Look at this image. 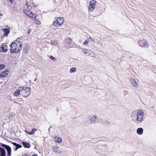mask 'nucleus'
<instances>
[{
    "label": "nucleus",
    "instance_id": "obj_1",
    "mask_svg": "<svg viewBox=\"0 0 156 156\" xmlns=\"http://www.w3.org/2000/svg\"><path fill=\"white\" fill-rule=\"evenodd\" d=\"M23 46V42L21 38H18L11 44L10 52L11 53H17L21 51Z\"/></svg>",
    "mask_w": 156,
    "mask_h": 156
},
{
    "label": "nucleus",
    "instance_id": "obj_2",
    "mask_svg": "<svg viewBox=\"0 0 156 156\" xmlns=\"http://www.w3.org/2000/svg\"><path fill=\"white\" fill-rule=\"evenodd\" d=\"M144 116V113L143 110L140 109L136 112L135 116L136 121L137 122H141L143 121Z\"/></svg>",
    "mask_w": 156,
    "mask_h": 156
},
{
    "label": "nucleus",
    "instance_id": "obj_3",
    "mask_svg": "<svg viewBox=\"0 0 156 156\" xmlns=\"http://www.w3.org/2000/svg\"><path fill=\"white\" fill-rule=\"evenodd\" d=\"M22 88V91L21 94L24 97H28L30 94L31 88L29 87H21Z\"/></svg>",
    "mask_w": 156,
    "mask_h": 156
},
{
    "label": "nucleus",
    "instance_id": "obj_4",
    "mask_svg": "<svg viewBox=\"0 0 156 156\" xmlns=\"http://www.w3.org/2000/svg\"><path fill=\"white\" fill-rule=\"evenodd\" d=\"M64 22V19L63 17H58L57 18L56 20L54 22V26L57 27L62 25Z\"/></svg>",
    "mask_w": 156,
    "mask_h": 156
},
{
    "label": "nucleus",
    "instance_id": "obj_5",
    "mask_svg": "<svg viewBox=\"0 0 156 156\" xmlns=\"http://www.w3.org/2000/svg\"><path fill=\"white\" fill-rule=\"evenodd\" d=\"M96 2V1L95 0L91 1L89 2L90 4L88 7L89 12H92L94 10Z\"/></svg>",
    "mask_w": 156,
    "mask_h": 156
},
{
    "label": "nucleus",
    "instance_id": "obj_6",
    "mask_svg": "<svg viewBox=\"0 0 156 156\" xmlns=\"http://www.w3.org/2000/svg\"><path fill=\"white\" fill-rule=\"evenodd\" d=\"M23 12L27 16H28L30 18H33V17L35 15L30 10L27 9L23 10Z\"/></svg>",
    "mask_w": 156,
    "mask_h": 156
},
{
    "label": "nucleus",
    "instance_id": "obj_7",
    "mask_svg": "<svg viewBox=\"0 0 156 156\" xmlns=\"http://www.w3.org/2000/svg\"><path fill=\"white\" fill-rule=\"evenodd\" d=\"M2 146L6 149L7 151V155L8 156H10L11 150L10 146L4 144H2Z\"/></svg>",
    "mask_w": 156,
    "mask_h": 156
},
{
    "label": "nucleus",
    "instance_id": "obj_8",
    "mask_svg": "<svg viewBox=\"0 0 156 156\" xmlns=\"http://www.w3.org/2000/svg\"><path fill=\"white\" fill-rule=\"evenodd\" d=\"M22 91V87H20L16 90L14 93V95L15 97H18L20 93V92Z\"/></svg>",
    "mask_w": 156,
    "mask_h": 156
},
{
    "label": "nucleus",
    "instance_id": "obj_9",
    "mask_svg": "<svg viewBox=\"0 0 156 156\" xmlns=\"http://www.w3.org/2000/svg\"><path fill=\"white\" fill-rule=\"evenodd\" d=\"M9 72L8 70H6L5 71L2 73L0 75V77L5 78L8 76Z\"/></svg>",
    "mask_w": 156,
    "mask_h": 156
},
{
    "label": "nucleus",
    "instance_id": "obj_10",
    "mask_svg": "<svg viewBox=\"0 0 156 156\" xmlns=\"http://www.w3.org/2000/svg\"><path fill=\"white\" fill-rule=\"evenodd\" d=\"M52 149L54 150V151L55 153L60 154L62 153L61 151L59 149L58 147H57L55 146L53 147Z\"/></svg>",
    "mask_w": 156,
    "mask_h": 156
},
{
    "label": "nucleus",
    "instance_id": "obj_11",
    "mask_svg": "<svg viewBox=\"0 0 156 156\" xmlns=\"http://www.w3.org/2000/svg\"><path fill=\"white\" fill-rule=\"evenodd\" d=\"M139 44L140 46L143 47V46H147V42L144 41H140L139 42Z\"/></svg>",
    "mask_w": 156,
    "mask_h": 156
},
{
    "label": "nucleus",
    "instance_id": "obj_12",
    "mask_svg": "<svg viewBox=\"0 0 156 156\" xmlns=\"http://www.w3.org/2000/svg\"><path fill=\"white\" fill-rule=\"evenodd\" d=\"M5 150L2 147L0 148V156H5Z\"/></svg>",
    "mask_w": 156,
    "mask_h": 156
},
{
    "label": "nucleus",
    "instance_id": "obj_13",
    "mask_svg": "<svg viewBox=\"0 0 156 156\" xmlns=\"http://www.w3.org/2000/svg\"><path fill=\"white\" fill-rule=\"evenodd\" d=\"M1 48L3 52H5L7 51V47L5 45V44H3L2 45Z\"/></svg>",
    "mask_w": 156,
    "mask_h": 156
},
{
    "label": "nucleus",
    "instance_id": "obj_14",
    "mask_svg": "<svg viewBox=\"0 0 156 156\" xmlns=\"http://www.w3.org/2000/svg\"><path fill=\"white\" fill-rule=\"evenodd\" d=\"M130 81L133 87H137V84L136 83L135 80L134 79L131 78L130 79Z\"/></svg>",
    "mask_w": 156,
    "mask_h": 156
},
{
    "label": "nucleus",
    "instance_id": "obj_15",
    "mask_svg": "<svg viewBox=\"0 0 156 156\" xmlns=\"http://www.w3.org/2000/svg\"><path fill=\"white\" fill-rule=\"evenodd\" d=\"M55 141L58 143H60L62 141V139L57 136H55L54 137Z\"/></svg>",
    "mask_w": 156,
    "mask_h": 156
},
{
    "label": "nucleus",
    "instance_id": "obj_16",
    "mask_svg": "<svg viewBox=\"0 0 156 156\" xmlns=\"http://www.w3.org/2000/svg\"><path fill=\"white\" fill-rule=\"evenodd\" d=\"M2 30L4 32V36H7L9 33V30L7 28H4L2 29Z\"/></svg>",
    "mask_w": 156,
    "mask_h": 156
},
{
    "label": "nucleus",
    "instance_id": "obj_17",
    "mask_svg": "<svg viewBox=\"0 0 156 156\" xmlns=\"http://www.w3.org/2000/svg\"><path fill=\"white\" fill-rule=\"evenodd\" d=\"M12 144L16 147V148L14 149L15 151H16L18 148H21L22 147L21 145L17 144L16 143L12 142Z\"/></svg>",
    "mask_w": 156,
    "mask_h": 156
},
{
    "label": "nucleus",
    "instance_id": "obj_18",
    "mask_svg": "<svg viewBox=\"0 0 156 156\" xmlns=\"http://www.w3.org/2000/svg\"><path fill=\"white\" fill-rule=\"evenodd\" d=\"M143 129L142 128H138L136 130L137 133L140 135H142L143 133Z\"/></svg>",
    "mask_w": 156,
    "mask_h": 156
},
{
    "label": "nucleus",
    "instance_id": "obj_19",
    "mask_svg": "<svg viewBox=\"0 0 156 156\" xmlns=\"http://www.w3.org/2000/svg\"><path fill=\"white\" fill-rule=\"evenodd\" d=\"M31 19L33 20L34 22L37 24H41V22L39 20H38L36 19V15L33 17V18H31Z\"/></svg>",
    "mask_w": 156,
    "mask_h": 156
},
{
    "label": "nucleus",
    "instance_id": "obj_20",
    "mask_svg": "<svg viewBox=\"0 0 156 156\" xmlns=\"http://www.w3.org/2000/svg\"><path fill=\"white\" fill-rule=\"evenodd\" d=\"M97 120V117L95 116H93L90 117V121L92 122H95Z\"/></svg>",
    "mask_w": 156,
    "mask_h": 156
},
{
    "label": "nucleus",
    "instance_id": "obj_21",
    "mask_svg": "<svg viewBox=\"0 0 156 156\" xmlns=\"http://www.w3.org/2000/svg\"><path fill=\"white\" fill-rule=\"evenodd\" d=\"M23 146L25 148H29L30 147V144L28 143L23 142Z\"/></svg>",
    "mask_w": 156,
    "mask_h": 156
},
{
    "label": "nucleus",
    "instance_id": "obj_22",
    "mask_svg": "<svg viewBox=\"0 0 156 156\" xmlns=\"http://www.w3.org/2000/svg\"><path fill=\"white\" fill-rule=\"evenodd\" d=\"M65 42L67 44H69L72 42L71 39L70 38H68L66 39Z\"/></svg>",
    "mask_w": 156,
    "mask_h": 156
},
{
    "label": "nucleus",
    "instance_id": "obj_23",
    "mask_svg": "<svg viewBox=\"0 0 156 156\" xmlns=\"http://www.w3.org/2000/svg\"><path fill=\"white\" fill-rule=\"evenodd\" d=\"M82 52L85 54H87V50L86 49L81 48Z\"/></svg>",
    "mask_w": 156,
    "mask_h": 156
},
{
    "label": "nucleus",
    "instance_id": "obj_24",
    "mask_svg": "<svg viewBox=\"0 0 156 156\" xmlns=\"http://www.w3.org/2000/svg\"><path fill=\"white\" fill-rule=\"evenodd\" d=\"M76 70L75 68H71L70 71V73H74L76 71Z\"/></svg>",
    "mask_w": 156,
    "mask_h": 156
},
{
    "label": "nucleus",
    "instance_id": "obj_25",
    "mask_svg": "<svg viewBox=\"0 0 156 156\" xmlns=\"http://www.w3.org/2000/svg\"><path fill=\"white\" fill-rule=\"evenodd\" d=\"M51 43L52 45L53 44H58L57 41H51Z\"/></svg>",
    "mask_w": 156,
    "mask_h": 156
},
{
    "label": "nucleus",
    "instance_id": "obj_26",
    "mask_svg": "<svg viewBox=\"0 0 156 156\" xmlns=\"http://www.w3.org/2000/svg\"><path fill=\"white\" fill-rule=\"evenodd\" d=\"M36 129H32V130L31 131V134H34L35 132L36 131Z\"/></svg>",
    "mask_w": 156,
    "mask_h": 156
},
{
    "label": "nucleus",
    "instance_id": "obj_27",
    "mask_svg": "<svg viewBox=\"0 0 156 156\" xmlns=\"http://www.w3.org/2000/svg\"><path fill=\"white\" fill-rule=\"evenodd\" d=\"M26 4L27 5V9L30 10L32 9V7L30 5H28L27 2L26 3Z\"/></svg>",
    "mask_w": 156,
    "mask_h": 156
},
{
    "label": "nucleus",
    "instance_id": "obj_28",
    "mask_svg": "<svg viewBox=\"0 0 156 156\" xmlns=\"http://www.w3.org/2000/svg\"><path fill=\"white\" fill-rule=\"evenodd\" d=\"M5 67V66L4 65H0V70L4 68Z\"/></svg>",
    "mask_w": 156,
    "mask_h": 156
},
{
    "label": "nucleus",
    "instance_id": "obj_29",
    "mask_svg": "<svg viewBox=\"0 0 156 156\" xmlns=\"http://www.w3.org/2000/svg\"><path fill=\"white\" fill-rule=\"evenodd\" d=\"M89 43V42L87 41H84L83 43L84 45H87Z\"/></svg>",
    "mask_w": 156,
    "mask_h": 156
},
{
    "label": "nucleus",
    "instance_id": "obj_30",
    "mask_svg": "<svg viewBox=\"0 0 156 156\" xmlns=\"http://www.w3.org/2000/svg\"><path fill=\"white\" fill-rule=\"evenodd\" d=\"M50 58L52 60H55V58L52 56H51L50 57Z\"/></svg>",
    "mask_w": 156,
    "mask_h": 156
},
{
    "label": "nucleus",
    "instance_id": "obj_31",
    "mask_svg": "<svg viewBox=\"0 0 156 156\" xmlns=\"http://www.w3.org/2000/svg\"><path fill=\"white\" fill-rule=\"evenodd\" d=\"M89 38L90 39L91 41H94V40L90 37V36Z\"/></svg>",
    "mask_w": 156,
    "mask_h": 156
},
{
    "label": "nucleus",
    "instance_id": "obj_32",
    "mask_svg": "<svg viewBox=\"0 0 156 156\" xmlns=\"http://www.w3.org/2000/svg\"><path fill=\"white\" fill-rule=\"evenodd\" d=\"M27 133H28V134H30V135H32V134H31V131L30 132H27Z\"/></svg>",
    "mask_w": 156,
    "mask_h": 156
},
{
    "label": "nucleus",
    "instance_id": "obj_33",
    "mask_svg": "<svg viewBox=\"0 0 156 156\" xmlns=\"http://www.w3.org/2000/svg\"><path fill=\"white\" fill-rule=\"evenodd\" d=\"M30 31L29 30L28 31H27V33H28V34H30Z\"/></svg>",
    "mask_w": 156,
    "mask_h": 156
},
{
    "label": "nucleus",
    "instance_id": "obj_34",
    "mask_svg": "<svg viewBox=\"0 0 156 156\" xmlns=\"http://www.w3.org/2000/svg\"><path fill=\"white\" fill-rule=\"evenodd\" d=\"M32 156H37V154H35L33 155Z\"/></svg>",
    "mask_w": 156,
    "mask_h": 156
},
{
    "label": "nucleus",
    "instance_id": "obj_35",
    "mask_svg": "<svg viewBox=\"0 0 156 156\" xmlns=\"http://www.w3.org/2000/svg\"><path fill=\"white\" fill-rule=\"evenodd\" d=\"M9 0L10 2H12L13 0Z\"/></svg>",
    "mask_w": 156,
    "mask_h": 156
},
{
    "label": "nucleus",
    "instance_id": "obj_36",
    "mask_svg": "<svg viewBox=\"0 0 156 156\" xmlns=\"http://www.w3.org/2000/svg\"><path fill=\"white\" fill-rule=\"evenodd\" d=\"M23 156H28V155H27L25 154L24 155H23Z\"/></svg>",
    "mask_w": 156,
    "mask_h": 156
},
{
    "label": "nucleus",
    "instance_id": "obj_37",
    "mask_svg": "<svg viewBox=\"0 0 156 156\" xmlns=\"http://www.w3.org/2000/svg\"><path fill=\"white\" fill-rule=\"evenodd\" d=\"M27 50H25V53H27Z\"/></svg>",
    "mask_w": 156,
    "mask_h": 156
},
{
    "label": "nucleus",
    "instance_id": "obj_38",
    "mask_svg": "<svg viewBox=\"0 0 156 156\" xmlns=\"http://www.w3.org/2000/svg\"><path fill=\"white\" fill-rule=\"evenodd\" d=\"M36 80H37V79H35V80H34V81H36Z\"/></svg>",
    "mask_w": 156,
    "mask_h": 156
},
{
    "label": "nucleus",
    "instance_id": "obj_39",
    "mask_svg": "<svg viewBox=\"0 0 156 156\" xmlns=\"http://www.w3.org/2000/svg\"><path fill=\"white\" fill-rule=\"evenodd\" d=\"M15 103H18L16 102H15Z\"/></svg>",
    "mask_w": 156,
    "mask_h": 156
}]
</instances>
